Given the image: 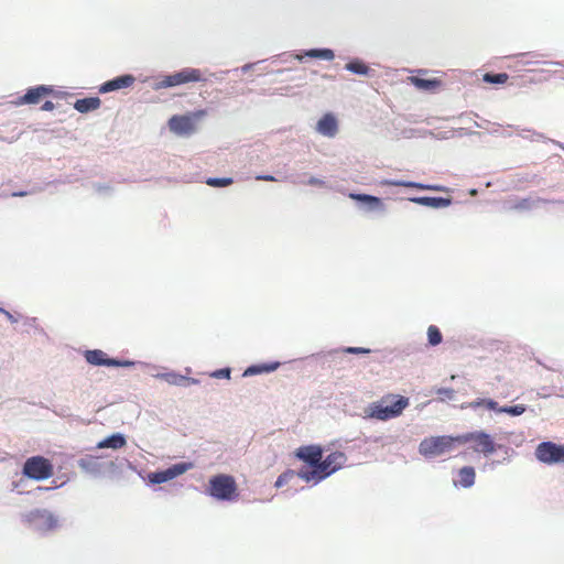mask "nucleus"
Returning a JSON list of instances; mask_svg holds the SVG:
<instances>
[{"label":"nucleus","instance_id":"obj_1","mask_svg":"<svg viewBox=\"0 0 564 564\" xmlns=\"http://www.w3.org/2000/svg\"><path fill=\"white\" fill-rule=\"evenodd\" d=\"M410 400L406 397L388 393L380 400L370 403L366 410V416L378 421H388L398 417L409 406Z\"/></svg>","mask_w":564,"mask_h":564},{"label":"nucleus","instance_id":"obj_2","mask_svg":"<svg viewBox=\"0 0 564 564\" xmlns=\"http://www.w3.org/2000/svg\"><path fill=\"white\" fill-rule=\"evenodd\" d=\"M346 460V455L343 452H333L324 459L322 458L317 469H301L297 476L307 482L314 481L317 484L340 469Z\"/></svg>","mask_w":564,"mask_h":564},{"label":"nucleus","instance_id":"obj_3","mask_svg":"<svg viewBox=\"0 0 564 564\" xmlns=\"http://www.w3.org/2000/svg\"><path fill=\"white\" fill-rule=\"evenodd\" d=\"M208 494L218 500H235L238 497L235 478L225 474L212 477L209 479Z\"/></svg>","mask_w":564,"mask_h":564},{"label":"nucleus","instance_id":"obj_4","mask_svg":"<svg viewBox=\"0 0 564 564\" xmlns=\"http://www.w3.org/2000/svg\"><path fill=\"white\" fill-rule=\"evenodd\" d=\"M457 436H431L424 438L419 446V452L425 457L440 456L455 448Z\"/></svg>","mask_w":564,"mask_h":564},{"label":"nucleus","instance_id":"obj_5","mask_svg":"<svg viewBox=\"0 0 564 564\" xmlns=\"http://www.w3.org/2000/svg\"><path fill=\"white\" fill-rule=\"evenodd\" d=\"M457 444L473 443L471 448L476 453H481L485 456L491 455L497 451V445L492 437L482 431L469 432L457 435Z\"/></svg>","mask_w":564,"mask_h":564},{"label":"nucleus","instance_id":"obj_6","mask_svg":"<svg viewBox=\"0 0 564 564\" xmlns=\"http://www.w3.org/2000/svg\"><path fill=\"white\" fill-rule=\"evenodd\" d=\"M204 75L200 69L186 67L171 75L163 76L156 83L155 88H169L188 83H197L204 80Z\"/></svg>","mask_w":564,"mask_h":564},{"label":"nucleus","instance_id":"obj_7","mask_svg":"<svg viewBox=\"0 0 564 564\" xmlns=\"http://www.w3.org/2000/svg\"><path fill=\"white\" fill-rule=\"evenodd\" d=\"M22 473L34 480H44L53 476L54 468L50 459L43 456H32L23 465Z\"/></svg>","mask_w":564,"mask_h":564},{"label":"nucleus","instance_id":"obj_8","mask_svg":"<svg viewBox=\"0 0 564 564\" xmlns=\"http://www.w3.org/2000/svg\"><path fill=\"white\" fill-rule=\"evenodd\" d=\"M206 115V110H197L188 115H175L169 120V128L177 135H191L196 131V121Z\"/></svg>","mask_w":564,"mask_h":564},{"label":"nucleus","instance_id":"obj_9","mask_svg":"<svg viewBox=\"0 0 564 564\" xmlns=\"http://www.w3.org/2000/svg\"><path fill=\"white\" fill-rule=\"evenodd\" d=\"M535 457L547 465L564 464V445L551 441L542 442L535 448Z\"/></svg>","mask_w":564,"mask_h":564},{"label":"nucleus","instance_id":"obj_10","mask_svg":"<svg viewBox=\"0 0 564 564\" xmlns=\"http://www.w3.org/2000/svg\"><path fill=\"white\" fill-rule=\"evenodd\" d=\"M193 467L192 463H178L165 470L156 471L150 475V480L153 484H162L174 479L175 477L183 475Z\"/></svg>","mask_w":564,"mask_h":564},{"label":"nucleus","instance_id":"obj_11","mask_svg":"<svg viewBox=\"0 0 564 564\" xmlns=\"http://www.w3.org/2000/svg\"><path fill=\"white\" fill-rule=\"evenodd\" d=\"M295 456L308 464L312 469H317V466L323 458V449L318 445L301 446L296 449Z\"/></svg>","mask_w":564,"mask_h":564},{"label":"nucleus","instance_id":"obj_12","mask_svg":"<svg viewBox=\"0 0 564 564\" xmlns=\"http://www.w3.org/2000/svg\"><path fill=\"white\" fill-rule=\"evenodd\" d=\"M53 94V88L45 85H40L28 89V91L19 97L18 105H37L43 98Z\"/></svg>","mask_w":564,"mask_h":564},{"label":"nucleus","instance_id":"obj_13","mask_svg":"<svg viewBox=\"0 0 564 564\" xmlns=\"http://www.w3.org/2000/svg\"><path fill=\"white\" fill-rule=\"evenodd\" d=\"M85 358L88 364L94 366L120 367L130 365V362H121L117 359L109 358L106 352L99 349L87 350Z\"/></svg>","mask_w":564,"mask_h":564},{"label":"nucleus","instance_id":"obj_14","mask_svg":"<svg viewBox=\"0 0 564 564\" xmlns=\"http://www.w3.org/2000/svg\"><path fill=\"white\" fill-rule=\"evenodd\" d=\"M134 80L135 78L132 75L118 76L111 80L104 83L99 88V93L106 94L113 90L130 87L134 83Z\"/></svg>","mask_w":564,"mask_h":564},{"label":"nucleus","instance_id":"obj_15","mask_svg":"<svg viewBox=\"0 0 564 564\" xmlns=\"http://www.w3.org/2000/svg\"><path fill=\"white\" fill-rule=\"evenodd\" d=\"M316 129L321 134L333 138L338 131L337 119L334 115L326 113L318 120Z\"/></svg>","mask_w":564,"mask_h":564},{"label":"nucleus","instance_id":"obj_16","mask_svg":"<svg viewBox=\"0 0 564 564\" xmlns=\"http://www.w3.org/2000/svg\"><path fill=\"white\" fill-rule=\"evenodd\" d=\"M410 200L415 204L432 207V208H444L452 204L451 198H443V197L422 196V197H412V198H410Z\"/></svg>","mask_w":564,"mask_h":564},{"label":"nucleus","instance_id":"obj_17","mask_svg":"<svg viewBox=\"0 0 564 564\" xmlns=\"http://www.w3.org/2000/svg\"><path fill=\"white\" fill-rule=\"evenodd\" d=\"M100 99L98 97H88L78 99L74 104V108L82 113L96 110L100 107Z\"/></svg>","mask_w":564,"mask_h":564},{"label":"nucleus","instance_id":"obj_18","mask_svg":"<svg viewBox=\"0 0 564 564\" xmlns=\"http://www.w3.org/2000/svg\"><path fill=\"white\" fill-rule=\"evenodd\" d=\"M280 366L279 361L268 362V364H261V365H252L248 367L245 372L243 377L260 375L264 372H272L276 370Z\"/></svg>","mask_w":564,"mask_h":564},{"label":"nucleus","instance_id":"obj_19","mask_svg":"<svg viewBox=\"0 0 564 564\" xmlns=\"http://www.w3.org/2000/svg\"><path fill=\"white\" fill-rule=\"evenodd\" d=\"M348 196L354 200L367 204L370 209H381L383 206L381 199L377 196L355 193H350Z\"/></svg>","mask_w":564,"mask_h":564},{"label":"nucleus","instance_id":"obj_20","mask_svg":"<svg viewBox=\"0 0 564 564\" xmlns=\"http://www.w3.org/2000/svg\"><path fill=\"white\" fill-rule=\"evenodd\" d=\"M126 438L121 434H113L97 444V448L119 449L126 445Z\"/></svg>","mask_w":564,"mask_h":564},{"label":"nucleus","instance_id":"obj_21","mask_svg":"<svg viewBox=\"0 0 564 564\" xmlns=\"http://www.w3.org/2000/svg\"><path fill=\"white\" fill-rule=\"evenodd\" d=\"M410 80L416 88L422 89V90H429V91L435 90L442 84L441 80H438L436 78L426 79V78H422L419 76L410 77Z\"/></svg>","mask_w":564,"mask_h":564},{"label":"nucleus","instance_id":"obj_22","mask_svg":"<svg viewBox=\"0 0 564 564\" xmlns=\"http://www.w3.org/2000/svg\"><path fill=\"white\" fill-rule=\"evenodd\" d=\"M478 408H485L489 411H496L498 409V403L491 399H476L474 401L466 402L460 405V409L476 410Z\"/></svg>","mask_w":564,"mask_h":564},{"label":"nucleus","instance_id":"obj_23","mask_svg":"<svg viewBox=\"0 0 564 564\" xmlns=\"http://www.w3.org/2000/svg\"><path fill=\"white\" fill-rule=\"evenodd\" d=\"M458 484L464 488H469L475 484L476 473L474 467L465 466L458 471Z\"/></svg>","mask_w":564,"mask_h":564},{"label":"nucleus","instance_id":"obj_24","mask_svg":"<svg viewBox=\"0 0 564 564\" xmlns=\"http://www.w3.org/2000/svg\"><path fill=\"white\" fill-rule=\"evenodd\" d=\"M388 184L393 186H403V187H412V188H419V189H425V191H436V192H444L446 188L442 185H427L416 182H389Z\"/></svg>","mask_w":564,"mask_h":564},{"label":"nucleus","instance_id":"obj_25","mask_svg":"<svg viewBox=\"0 0 564 564\" xmlns=\"http://www.w3.org/2000/svg\"><path fill=\"white\" fill-rule=\"evenodd\" d=\"M305 56L312 57V58H322L326 61H332L335 57V54L329 48H313L308 50L305 53Z\"/></svg>","mask_w":564,"mask_h":564},{"label":"nucleus","instance_id":"obj_26","mask_svg":"<svg viewBox=\"0 0 564 564\" xmlns=\"http://www.w3.org/2000/svg\"><path fill=\"white\" fill-rule=\"evenodd\" d=\"M345 68L354 74L367 75L369 67L359 59H354L346 64Z\"/></svg>","mask_w":564,"mask_h":564},{"label":"nucleus","instance_id":"obj_27","mask_svg":"<svg viewBox=\"0 0 564 564\" xmlns=\"http://www.w3.org/2000/svg\"><path fill=\"white\" fill-rule=\"evenodd\" d=\"M509 75L507 73L491 74L486 73L482 76V80L489 84L500 85L507 83Z\"/></svg>","mask_w":564,"mask_h":564},{"label":"nucleus","instance_id":"obj_28","mask_svg":"<svg viewBox=\"0 0 564 564\" xmlns=\"http://www.w3.org/2000/svg\"><path fill=\"white\" fill-rule=\"evenodd\" d=\"M527 408L525 405L523 404H517V405H512V406H499L498 405V409L496 410V412H499V413H507V414H510V415H513V416H518V415H521L525 412Z\"/></svg>","mask_w":564,"mask_h":564},{"label":"nucleus","instance_id":"obj_29","mask_svg":"<svg viewBox=\"0 0 564 564\" xmlns=\"http://www.w3.org/2000/svg\"><path fill=\"white\" fill-rule=\"evenodd\" d=\"M429 343L432 346H436L442 343L443 336L437 326L431 325L427 328Z\"/></svg>","mask_w":564,"mask_h":564},{"label":"nucleus","instance_id":"obj_30","mask_svg":"<svg viewBox=\"0 0 564 564\" xmlns=\"http://www.w3.org/2000/svg\"><path fill=\"white\" fill-rule=\"evenodd\" d=\"M212 187H226L234 183L231 177H208L205 182Z\"/></svg>","mask_w":564,"mask_h":564},{"label":"nucleus","instance_id":"obj_31","mask_svg":"<svg viewBox=\"0 0 564 564\" xmlns=\"http://www.w3.org/2000/svg\"><path fill=\"white\" fill-rule=\"evenodd\" d=\"M293 474H294L293 470H286L285 473L281 474L278 477L274 486L276 488H280V487L286 485L289 482V480L293 477Z\"/></svg>","mask_w":564,"mask_h":564},{"label":"nucleus","instance_id":"obj_32","mask_svg":"<svg viewBox=\"0 0 564 564\" xmlns=\"http://www.w3.org/2000/svg\"><path fill=\"white\" fill-rule=\"evenodd\" d=\"M212 376L214 378H226V379H229L230 378V369L229 368H223V369H219V370H216L212 373Z\"/></svg>","mask_w":564,"mask_h":564},{"label":"nucleus","instance_id":"obj_33","mask_svg":"<svg viewBox=\"0 0 564 564\" xmlns=\"http://www.w3.org/2000/svg\"><path fill=\"white\" fill-rule=\"evenodd\" d=\"M348 354H369L370 349L362 348V347H348L345 349Z\"/></svg>","mask_w":564,"mask_h":564},{"label":"nucleus","instance_id":"obj_34","mask_svg":"<svg viewBox=\"0 0 564 564\" xmlns=\"http://www.w3.org/2000/svg\"><path fill=\"white\" fill-rule=\"evenodd\" d=\"M307 184L312 185V186H324L325 182L323 180H319V178H316V177H311L307 181Z\"/></svg>","mask_w":564,"mask_h":564},{"label":"nucleus","instance_id":"obj_35","mask_svg":"<svg viewBox=\"0 0 564 564\" xmlns=\"http://www.w3.org/2000/svg\"><path fill=\"white\" fill-rule=\"evenodd\" d=\"M54 108H55L54 104L50 100H46L41 107V109L44 111H52Z\"/></svg>","mask_w":564,"mask_h":564},{"label":"nucleus","instance_id":"obj_36","mask_svg":"<svg viewBox=\"0 0 564 564\" xmlns=\"http://www.w3.org/2000/svg\"><path fill=\"white\" fill-rule=\"evenodd\" d=\"M256 178L259 181H268V182L275 181V178L272 175H259Z\"/></svg>","mask_w":564,"mask_h":564},{"label":"nucleus","instance_id":"obj_37","mask_svg":"<svg viewBox=\"0 0 564 564\" xmlns=\"http://www.w3.org/2000/svg\"><path fill=\"white\" fill-rule=\"evenodd\" d=\"M26 194H28L26 192H14L12 194V196H14V197H22V196H25Z\"/></svg>","mask_w":564,"mask_h":564},{"label":"nucleus","instance_id":"obj_38","mask_svg":"<svg viewBox=\"0 0 564 564\" xmlns=\"http://www.w3.org/2000/svg\"><path fill=\"white\" fill-rule=\"evenodd\" d=\"M0 312H2V313H4V314L9 315V313H8L7 311H4L3 308H1V307H0Z\"/></svg>","mask_w":564,"mask_h":564}]
</instances>
